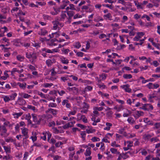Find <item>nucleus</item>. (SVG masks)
<instances>
[{
	"instance_id": "nucleus-47",
	"label": "nucleus",
	"mask_w": 160,
	"mask_h": 160,
	"mask_svg": "<svg viewBox=\"0 0 160 160\" xmlns=\"http://www.w3.org/2000/svg\"><path fill=\"white\" fill-rule=\"evenodd\" d=\"M141 17V15L138 14H135L133 16L134 18L137 20Z\"/></svg>"
},
{
	"instance_id": "nucleus-64",
	"label": "nucleus",
	"mask_w": 160,
	"mask_h": 160,
	"mask_svg": "<svg viewBox=\"0 0 160 160\" xmlns=\"http://www.w3.org/2000/svg\"><path fill=\"white\" fill-rule=\"evenodd\" d=\"M152 155H148L146 157L145 160H150L151 158H152Z\"/></svg>"
},
{
	"instance_id": "nucleus-12",
	"label": "nucleus",
	"mask_w": 160,
	"mask_h": 160,
	"mask_svg": "<svg viewBox=\"0 0 160 160\" xmlns=\"http://www.w3.org/2000/svg\"><path fill=\"white\" fill-rule=\"evenodd\" d=\"M62 2L63 4L62 5L60 6V7L61 9H63L67 6V4L69 3V1L68 0H63L62 1Z\"/></svg>"
},
{
	"instance_id": "nucleus-60",
	"label": "nucleus",
	"mask_w": 160,
	"mask_h": 160,
	"mask_svg": "<svg viewBox=\"0 0 160 160\" xmlns=\"http://www.w3.org/2000/svg\"><path fill=\"white\" fill-rule=\"evenodd\" d=\"M85 132L86 131H84L81 133V135L82 136L81 137L83 138V140L85 139V136L86 135Z\"/></svg>"
},
{
	"instance_id": "nucleus-24",
	"label": "nucleus",
	"mask_w": 160,
	"mask_h": 160,
	"mask_svg": "<svg viewBox=\"0 0 160 160\" xmlns=\"http://www.w3.org/2000/svg\"><path fill=\"white\" fill-rule=\"evenodd\" d=\"M100 80H103L106 79V75L104 73H103L99 75Z\"/></svg>"
},
{
	"instance_id": "nucleus-5",
	"label": "nucleus",
	"mask_w": 160,
	"mask_h": 160,
	"mask_svg": "<svg viewBox=\"0 0 160 160\" xmlns=\"http://www.w3.org/2000/svg\"><path fill=\"white\" fill-rule=\"evenodd\" d=\"M143 112L141 111H137L134 115V117L136 119H137L141 116H142L143 115Z\"/></svg>"
},
{
	"instance_id": "nucleus-20",
	"label": "nucleus",
	"mask_w": 160,
	"mask_h": 160,
	"mask_svg": "<svg viewBox=\"0 0 160 160\" xmlns=\"http://www.w3.org/2000/svg\"><path fill=\"white\" fill-rule=\"evenodd\" d=\"M123 106L122 105H120L118 107L117 106H115L114 107V109L116 110L117 112H120L121 109H123Z\"/></svg>"
},
{
	"instance_id": "nucleus-28",
	"label": "nucleus",
	"mask_w": 160,
	"mask_h": 160,
	"mask_svg": "<svg viewBox=\"0 0 160 160\" xmlns=\"http://www.w3.org/2000/svg\"><path fill=\"white\" fill-rule=\"evenodd\" d=\"M103 20V19L102 17L99 16H97L94 19V21L97 22H98L100 21H102Z\"/></svg>"
},
{
	"instance_id": "nucleus-27",
	"label": "nucleus",
	"mask_w": 160,
	"mask_h": 160,
	"mask_svg": "<svg viewBox=\"0 0 160 160\" xmlns=\"http://www.w3.org/2000/svg\"><path fill=\"white\" fill-rule=\"evenodd\" d=\"M150 141L152 142L155 143L158 142L159 140L157 137H153L151 138Z\"/></svg>"
},
{
	"instance_id": "nucleus-1",
	"label": "nucleus",
	"mask_w": 160,
	"mask_h": 160,
	"mask_svg": "<svg viewBox=\"0 0 160 160\" xmlns=\"http://www.w3.org/2000/svg\"><path fill=\"white\" fill-rule=\"evenodd\" d=\"M95 73H93L91 74V76H94L96 80L98 81L97 85L98 87L101 89H103L106 88H107V87L106 85H105L104 83H102L101 81V80H99L97 77L95 76Z\"/></svg>"
},
{
	"instance_id": "nucleus-39",
	"label": "nucleus",
	"mask_w": 160,
	"mask_h": 160,
	"mask_svg": "<svg viewBox=\"0 0 160 160\" xmlns=\"http://www.w3.org/2000/svg\"><path fill=\"white\" fill-rule=\"evenodd\" d=\"M5 141L7 142H14V140L11 138L8 137V138L5 139Z\"/></svg>"
},
{
	"instance_id": "nucleus-9",
	"label": "nucleus",
	"mask_w": 160,
	"mask_h": 160,
	"mask_svg": "<svg viewBox=\"0 0 160 160\" xmlns=\"http://www.w3.org/2000/svg\"><path fill=\"white\" fill-rule=\"evenodd\" d=\"M22 133L23 134L24 136L25 137L23 139H26L28 138V129L26 128H24L22 130Z\"/></svg>"
},
{
	"instance_id": "nucleus-50",
	"label": "nucleus",
	"mask_w": 160,
	"mask_h": 160,
	"mask_svg": "<svg viewBox=\"0 0 160 160\" xmlns=\"http://www.w3.org/2000/svg\"><path fill=\"white\" fill-rule=\"evenodd\" d=\"M57 106V104L55 103H50L48 105L49 107H55Z\"/></svg>"
},
{
	"instance_id": "nucleus-3",
	"label": "nucleus",
	"mask_w": 160,
	"mask_h": 160,
	"mask_svg": "<svg viewBox=\"0 0 160 160\" xmlns=\"http://www.w3.org/2000/svg\"><path fill=\"white\" fill-rule=\"evenodd\" d=\"M130 85L129 84H125L120 86L121 88L123 89L125 91L128 93L130 92L131 91V89L129 88Z\"/></svg>"
},
{
	"instance_id": "nucleus-62",
	"label": "nucleus",
	"mask_w": 160,
	"mask_h": 160,
	"mask_svg": "<svg viewBox=\"0 0 160 160\" xmlns=\"http://www.w3.org/2000/svg\"><path fill=\"white\" fill-rule=\"evenodd\" d=\"M159 85L158 84L155 83L153 84V89H156L159 88Z\"/></svg>"
},
{
	"instance_id": "nucleus-51",
	"label": "nucleus",
	"mask_w": 160,
	"mask_h": 160,
	"mask_svg": "<svg viewBox=\"0 0 160 160\" xmlns=\"http://www.w3.org/2000/svg\"><path fill=\"white\" fill-rule=\"evenodd\" d=\"M101 145L100 148V149L101 150L103 151L105 150V147L104 146V144L102 142H101Z\"/></svg>"
},
{
	"instance_id": "nucleus-26",
	"label": "nucleus",
	"mask_w": 160,
	"mask_h": 160,
	"mask_svg": "<svg viewBox=\"0 0 160 160\" xmlns=\"http://www.w3.org/2000/svg\"><path fill=\"white\" fill-rule=\"evenodd\" d=\"M123 77L125 79H128L131 78L132 76L130 74H124L123 75Z\"/></svg>"
},
{
	"instance_id": "nucleus-18",
	"label": "nucleus",
	"mask_w": 160,
	"mask_h": 160,
	"mask_svg": "<svg viewBox=\"0 0 160 160\" xmlns=\"http://www.w3.org/2000/svg\"><path fill=\"white\" fill-rule=\"evenodd\" d=\"M146 110H152L153 109V106L150 104H146Z\"/></svg>"
},
{
	"instance_id": "nucleus-33",
	"label": "nucleus",
	"mask_w": 160,
	"mask_h": 160,
	"mask_svg": "<svg viewBox=\"0 0 160 160\" xmlns=\"http://www.w3.org/2000/svg\"><path fill=\"white\" fill-rule=\"evenodd\" d=\"M154 129H158L160 128V122H157L154 124Z\"/></svg>"
},
{
	"instance_id": "nucleus-31",
	"label": "nucleus",
	"mask_w": 160,
	"mask_h": 160,
	"mask_svg": "<svg viewBox=\"0 0 160 160\" xmlns=\"http://www.w3.org/2000/svg\"><path fill=\"white\" fill-rule=\"evenodd\" d=\"M49 111H51L50 113H52L53 115H56L57 113V111L52 108H49Z\"/></svg>"
},
{
	"instance_id": "nucleus-23",
	"label": "nucleus",
	"mask_w": 160,
	"mask_h": 160,
	"mask_svg": "<svg viewBox=\"0 0 160 160\" xmlns=\"http://www.w3.org/2000/svg\"><path fill=\"white\" fill-rule=\"evenodd\" d=\"M61 61L63 64H67L68 63V59L64 57L61 58Z\"/></svg>"
},
{
	"instance_id": "nucleus-13",
	"label": "nucleus",
	"mask_w": 160,
	"mask_h": 160,
	"mask_svg": "<svg viewBox=\"0 0 160 160\" xmlns=\"http://www.w3.org/2000/svg\"><path fill=\"white\" fill-rule=\"evenodd\" d=\"M126 135L124 134V136H125L128 138H132L136 136V134L134 133H128L127 134L125 132Z\"/></svg>"
},
{
	"instance_id": "nucleus-54",
	"label": "nucleus",
	"mask_w": 160,
	"mask_h": 160,
	"mask_svg": "<svg viewBox=\"0 0 160 160\" xmlns=\"http://www.w3.org/2000/svg\"><path fill=\"white\" fill-rule=\"evenodd\" d=\"M105 6L106 7H108L110 9L113 10V9L114 6L112 4L109 5L108 4H106L105 5Z\"/></svg>"
},
{
	"instance_id": "nucleus-61",
	"label": "nucleus",
	"mask_w": 160,
	"mask_h": 160,
	"mask_svg": "<svg viewBox=\"0 0 160 160\" xmlns=\"http://www.w3.org/2000/svg\"><path fill=\"white\" fill-rule=\"evenodd\" d=\"M28 108L29 109L33 110V111H35V108L34 106H32L30 105H28Z\"/></svg>"
},
{
	"instance_id": "nucleus-52",
	"label": "nucleus",
	"mask_w": 160,
	"mask_h": 160,
	"mask_svg": "<svg viewBox=\"0 0 160 160\" xmlns=\"http://www.w3.org/2000/svg\"><path fill=\"white\" fill-rule=\"evenodd\" d=\"M108 139L106 137V136H105V137H104L102 139V142H108L109 143L110 142L108 140Z\"/></svg>"
},
{
	"instance_id": "nucleus-29",
	"label": "nucleus",
	"mask_w": 160,
	"mask_h": 160,
	"mask_svg": "<svg viewBox=\"0 0 160 160\" xmlns=\"http://www.w3.org/2000/svg\"><path fill=\"white\" fill-rule=\"evenodd\" d=\"M146 86L149 89H153V83H149L146 85Z\"/></svg>"
},
{
	"instance_id": "nucleus-21",
	"label": "nucleus",
	"mask_w": 160,
	"mask_h": 160,
	"mask_svg": "<svg viewBox=\"0 0 160 160\" xmlns=\"http://www.w3.org/2000/svg\"><path fill=\"white\" fill-rule=\"evenodd\" d=\"M67 13L69 17H72L74 14V12L73 11H69L67 12Z\"/></svg>"
},
{
	"instance_id": "nucleus-45",
	"label": "nucleus",
	"mask_w": 160,
	"mask_h": 160,
	"mask_svg": "<svg viewBox=\"0 0 160 160\" xmlns=\"http://www.w3.org/2000/svg\"><path fill=\"white\" fill-rule=\"evenodd\" d=\"M109 94L107 93H103L102 97L103 98H109Z\"/></svg>"
},
{
	"instance_id": "nucleus-40",
	"label": "nucleus",
	"mask_w": 160,
	"mask_h": 160,
	"mask_svg": "<svg viewBox=\"0 0 160 160\" xmlns=\"http://www.w3.org/2000/svg\"><path fill=\"white\" fill-rule=\"evenodd\" d=\"M113 134V133H108L106 135V137L108 139H109L110 138L112 137Z\"/></svg>"
},
{
	"instance_id": "nucleus-32",
	"label": "nucleus",
	"mask_w": 160,
	"mask_h": 160,
	"mask_svg": "<svg viewBox=\"0 0 160 160\" xmlns=\"http://www.w3.org/2000/svg\"><path fill=\"white\" fill-rule=\"evenodd\" d=\"M85 155L86 156L90 155V148H88L86 152L85 153Z\"/></svg>"
},
{
	"instance_id": "nucleus-34",
	"label": "nucleus",
	"mask_w": 160,
	"mask_h": 160,
	"mask_svg": "<svg viewBox=\"0 0 160 160\" xmlns=\"http://www.w3.org/2000/svg\"><path fill=\"white\" fill-rule=\"evenodd\" d=\"M111 25L113 28H120L119 25L117 23L112 24Z\"/></svg>"
},
{
	"instance_id": "nucleus-16",
	"label": "nucleus",
	"mask_w": 160,
	"mask_h": 160,
	"mask_svg": "<svg viewBox=\"0 0 160 160\" xmlns=\"http://www.w3.org/2000/svg\"><path fill=\"white\" fill-rule=\"evenodd\" d=\"M127 121L129 123L131 124H133L135 122L134 118L132 117H129L127 119Z\"/></svg>"
},
{
	"instance_id": "nucleus-59",
	"label": "nucleus",
	"mask_w": 160,
	"mask_h": 160,
	"mask_svg": "<svg viewBox=\"0 0 160 160\" xmlns=\"http://www.w3.org/2000/svg\"><path fill=\"white\" fill-rule=\"evenodd\" d=\"M141 152L142 155H143L144 156L146 155L148 153V152H147V151L145 149L142 150L141 151Z\"/></svg>"
},
{
	"instance_id": "nucleus-63",
	"label": "nucleus",
	"mask_w": 160,
	"mask_h": 160,
	"mask_svg": "<svg viewBox=\"0 0 160 160\" xmlns=\"http://www.w3.org/2000/svg\"><path fill=\"white\" fill-rule=\"evenodd\" d=\"M125 130L124 128H120L118 131V132L120 134H122L124 131Z\"/></svg>"
},
{
	"instance_id": "nucleus-53",
	"label": "nucleus",
	"mask_w": 160,
	"mask_h": 160,
	"mask_svg": "<svg viewBox=\"0 0 160 160\" xmlns=\"http://www.w3.org/2000/svg\"><path fill=\"white\" fill-rule=\"evenodd\" d=\"M93 112L95 115H97L99 113L98 112V110H97V109H96L95 107L93 108Z\"/></svg>"
},
{
	"instance_id": "nucleus-49",
	"label": "nucleus",
	"mask_w": 160,
	"mask_h": 160,
	"mask_svg": "<svg viewBox=\"0 0 160 160\" xmlns=\"http://www.w3.org/2000/svg\"><path fill=\"white\" fill-rule=\"evenodd\" d=\"M90 90V86H87L86 87L85 89L83 91L85 93L86 92H89Z\"/></svg>"
},
{
	"instance_id": "nucleus-15",
	"label": "nucleus",
	"mask_w": 160,
	"mask_h": 160,
	"mask_svg": "<svg viewBox=\"0 0 160 160\" xmlns=\"http://www.w3.org/2000/svg\"><path fill=\"white\" fill-rule=\"evenodd\" d=\"M67 89L69 91H73L74 93H78V88L73 87L72 88L68 87Z\"/></svg>"
},
{
	"instance_id": "nucleus-4",
	"label": "nucleus",
	"mask_w": 160,
	"mask_h": 160,
	"mask_svg": "<svg viewBox=\"0 0 160 160\" xmlns=\"http://www.w3.org/2000/svg\"><path fill=\"white\" fill-rule=\"evenodd\" d=\"M32 116L33 118V121L35 122V124H39L42 118H40L39 120H38V118L35 115V114H32Z\"/></svg>"
},
{
	"instance_id": "nucleus-38",
	"label": "nucleus",
	"mask_w": 160,
	"mask_h": 160,
	"mask_svg": "<svg viewBox=\"0 0 160 160\" xmlns=\"http://www.w3.org/2000/svg\"><path fill=\"white\" fill-rule=\"evenodd\" d=\"M122 155L123 156L124 159H126L127 158H129L130 157L128 155L126 152H122Z\"/></svg>"
},
{
	"instance_id": "nucleus-6",
	"label": "nucleus",
	"mask_w": 160,
	"mask_h": 160,
	"mask_svg": "<svg viewBox=\"0 0 160 160\" xmlns=\"http://www.w3.org/2000/svg\"><path fill=\"white\" fill-rule=\"evenodd\" d=\"M112 126V123L110 122H107L106 123V126L104 127L103 129L105 130L109 131Z\"/></svg>"
},
{
	"instance_id": "nucleus-55",
	"label": "nucleus",
	"mask_w": 160,
	"mask_h": 160,
	"mask_svg": "<svg viewBox=\"0 0 160 160\" xmlns=\"http://www.w3.org/2000/svg\"><path fill=\"white\" fill-rule=\"evenodd\" d=\"M41 30V33L40 34L41 35H45L46 34L48 33V32L46 30H43L42 29Z\"/></svg>"
},
{
	"instance_id": "nucleus-37",
	"label": "nucleus",
	"mask_w": 160,
	"mask_h": 160,
	"mask_svg": "<svg viewBox=\"0 0 160 160\" xmlns=\"http://www.w3.org/2000/svg\"><path fill=\"white\" fill-rule=\"evenodd\" d=\"M144 35V33L143 32H138L137 33V35L138 36V37L141 38Z\"/></svg>"
},
{
	"instance_id": "nucleus-43",
	"label": "nucleus",
	"mask_w": 160,
	"mask_h": 160,
	"mask_svg": "<svg viewBox=\"0 0 160 160\" xmlns=\"http://www.w3.org/2000/svg\"><path fill=\"white\" fill-rule=\"evenodd\" d=\"M17 94L16 93H14L10 96L11 100H14L16 97Z\"/></svg>"
},
{
	"instance_id": "nucleus-44",
	"label": "nucleus",
	"mask_w": 160,
	"mask_h": 160,
	"mask_svg": "<svg viewBox=\"0 0 160 160\" xmlns=\"http://www.w3.org/2000/svg\"><path fill=\"white\" fill-rule=\"evenodd\" d=\"M118 3H120L123 5H125L126 2L124 0H118Z\"/></svg>"
},
{
	"instance_id": "nucleus-10",
	"label": "nucleus",
	"mask_w": 160,
	"mask_h": 160,
	"mask_svg": "<svg viewBox=\"0 0 160 160\" xmlns=\"http://www.w3.org/2000/svg\"><path fill=\"white\" fill-rule=\"evenodd\" d=\"M134 2L138 9H142L144 8V7L141 3L140 4L138 2L136 1H134Z\"/></svg>"
},
{
	"instance_id": "nucleus-14",
	"label": "nucleus",
	"mask_w": 160,
	"mask_h": 160,
	"mask_svg": "<svg viewBox=\"0 0 160 160\" xmlns=\"http://www.w3.org/2000/svg\"><path fill=\"white\" fill-rule=\"evenodd\" d=\"M92 120L93 121V122L92 123V124L93 125H95L97 124V123L100 122V119L99 118H97L96 120L95 116L92 117Z\"/></svg>"
},
{
	"instance_id": "nucleus-36",
	"label": "nucleus",
	"mask_w": 160,
	"mask_h": 160,
	"mask_svg": "<svg viewBox=\"0 0 160 160\" xmlns=\"http://www.w3.org/2000/svg\"><path fill=\"white\" fill-rule=\"evenodd\" d=\"M17 59L20 61H22L24 58V57L21 56L20 55H18L17 56Z\"/></svg>"
},
{
	"instance_id": "nucleus-2",
	"label": "nucleus",
	"mask_w": 160,
	"mask_h": 160,
	"mask_svg": "<svg viewBox=\"0 0 160 160\" xmlns=\"http://www.w3.org/2000/svg\"><path fill=\"white\" fill-rule=\"evenodd\" d=\"M124 144L125 146H127L126 147H124L123 148L124 151H126L130 149L133 146V142L131 141H127L124 142Z\"/></svg>"
},
{
	"instance_id": "nucleus-7",
	"label": "nucleus",
	"mask_w": 160,
	"mask_h": 160,
	"mask_svg": "<svg viewBox=\"0 0 160 160\" xmlns=\"http://www.w3.org/2000/svg\"><path fill=\"white\" fill-rule=\"evenodd\" d=\"M132 112L130 110L126 109L123 112V117H128L131 114Z\"/></svg>"
},
{
	"instance_id": "nucleus-17",
	"label": "nucleus",
	"mask_w": 160,
	"mask_h": 160,
	"mask_svg": "<svg viewBox=\"0 0 160 160\" xmlns=\"http://www.w3.org/2000/svg\"><path fill=\"white\" fill-rule=\"evenodd\" d=\"M52 22L54 25L53 27V29L54 30L56 29L57 28L58 25L59 24V22L56 20H55V21H53Z\"/></svg>"
},
{
	"instance_id": "nucleus-42",
	"label": "nucleus",
	"mask_w": 160,
	"mask_h": 160,
	"mask_svg": "<svg viewBox=\"0 0 160 160\" xmlns=\"http://www.w3.org/2000/svg\"><path fill=\"white\" fill-rule=\"evenodd\" d=\"M145 18L148 21H150V18L146 14H144L142 17V18Z\"/></svg>"
},
{
	"instance_id": "nucleus-48",
	"label": "nucleus",
	"mask_w": 160,
	"mask_h": 160,
	"mask_svg": "<svg viewBox=\"0 0 160 160\" xmlns=\"http://www.w3.org/2000/svg\"><path fill=\"white\" fill-rule=\"evenodd\" d=\"M147 57L144 56H142L141 57H139L138 58L141 61H146Z\"/></svg>"
},
{
	"instance_id": "nucleus-41",
	"label": "nucleus",
	"mask_w": 160,
	"mask_h": 160,
	"mask_svg": "<svg viewBox=\"0 0 160 160\" xmlns=\"http://www.w3.org/2000/svg\"><path fill=\"white\" fill-rule=\"evenodd\" d=\"M91 140L93 142H97V141H100V139L99 138H97L96 137H93Z\"/></svg>"
},
{
	"instance_id": "nucleus-58",
	"label": "nucleus",
	"mask_w": 160,
	"mask_h": 160,
	"mask_svg": "<svg viewBox=\"0 0 160 160\" xmlns=\"http://www.w3.org/2000/svg\"><path fill=\"white\" fill-rule=\"evenodd\" d=\"M38 95L40 96L42 98H46V97L45 96V95L44 94L42 93V92H38Z\"/></svg>"
},
{
	"instance_id": "nucleus-8",
	"label": "nucleus",
	"mask_w": 160,
	"mask_h": 160,
	"mask_svg": "<svg viewBox=\"0 0 160 160\" xmlns=\"http://www.w3.org/2000/svg\"><path fill=\"white\" fill-rule=\"evenodd\" d=\"M110 151L111 153L113 154L118 155L119 153V152L118 150L117 149L114 148H111Z\"/></svg>"
},
{
	"instance_id": "nucleus-30",
	"label": "nucleus",
	"mask_w": 160,
	"mask_h": 160,
	"mask_svg": "<svg viewBox=\"0 0 160 160\" xmlns=\"http://www.w3.org/2000/svg\"><path fill=\"white\" fill-rule=\"evenodd\" d=\"M151 65H153L155 67H157L159 65V63L157 61L154 60L152 62V63H151Z\"/></svg>"
},
{
	"instance_id": "nucleus-35",
	"label": "nucleus",
	"mask_w": 160,
	"mask_h": 160,
	"mask_svg": "<svg viewBox=\"0 0 160 160\" xmlns=\"http://www.w3.org/2000/svg\"><path fill=\"white\" fill-rule=\"evenodd\" d=\"M117 0H104V2L105 3H113L116 2Z\"/></svg>"
},
{
	"instance_id": "nucleus-11",
	"label": "nucleus",
	"mask_w": 160,
	"mask_h": 160,
	"mask_svg": "<svg viewBox=\"0 0 160 160\" xmlns=\"http://www.w3.org/2000/svg\"><path fill=\"white\" fill-rule=\"evenodd\" d=\"M103 17L105 19L107 20L108 19L109 20H112V16L110 13H108L107 14L104 15Z\"/></svg>"
},
{
	"instance_id": "nucleus-22",
	"label": "nucleus",
	"mask_w": 160,
	"mask_h": 160,
	"mask_svg": "<svg viewBox=\"0 0 160 160\" xmlns=\"http://www.w3.org/2000/svg\"><path fill=\"white\" fill-rule=\"evenodd\" d=\"M141 80H142L141 82L142 84H145L148 82L147 79H145L142 76L140 77L138 79L139 81Z\"/></svg>"
},
{
	"instance_id": "nucleus-25",
	"label": "nucleus",
	"mask_w": 160,
	"mask_h": 160,
	"mask_svg": "<svg viewBox=\"0 0 160 160\" xmlns=\"http://www.w3.org/2000/svg\"><path fill=\"white\" fill-rule=\"evenodd\" d=\"M118 157L117 159V160H121L122 159H124L123 156L122 155V152L121 153L119 152V153L118 154Z\"/></svg>"
},
{
	"instance_id": "nucleus-46",
	"label": "nucleus",
	"mask_w": 160,
	"mask_h": 160,
	"mask_svg": "<svg viewBox=\"0 0 160 160\" xmlns=\"http://www.w3.org/2000/svg\"><path fill=\"white\" fill-rule=\"evenodd\" d=\"M52 129L53 130V132L55 133L58 134L59 133V131L56 128L54 127L52 128Z\"/></svg>"
},
{
	"instance_id": "nucleus-19",
	"label": "nucleus",
	"mask_w": 160,
	"mask_h": 160,
	"mask_svg": "<svg viewBox=\"0 0 160 160\" xmlns=\"http://www.w3.org/2000/svg\"><path fill=\"white\" fill-rule=\"evenodd\" d=\"M111 146L114 148L120 147V146L117 144L116 142L115 141H113L111 142Z\"/></svg>"
},
{
	"instance_id": "nucleus-57",
	"label": "nucleus",
	"mask_w": 160,
	"mask_h": 160,
	"mask_svg": "<svg viewBox=\"0 0 160 160\" xmlns=\"http://www.w3.org/2000/svg\"><path fill=\"white\" fill-rule=\"evenodd\" d=\"M116 100L119 103H120L122 104H124L125 103V102L122 100H121L119 99H116Z\"/></svg>"
},
{
	"instance_id": "nucleus-56",
	"label": "nucleus",
	"mask_w": 160,
	"mask_h": 160,
	"mask_svg": "<svg viewBox=\"0 0 160 160\" xmlns=\"http://www.w3.org/2000/svg\"><path fill=\"white\" fill-rule=\"evenodd\" d=\"M136 140L135 142L134 143V145L135 146H138L139 145L140 142L138 140L137 138H135L134 139Z\"/></svg>"
}]
</instances>
